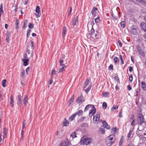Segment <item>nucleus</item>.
Instances as JSON below:
<instances>
[{"label":"nucleus","instance_id":"393cba45","mask_svg":"<svg viewBox=\"0 0 146 146\" xmlns=\"http://www.w3.org/2000/svg\"><path fill=\"white\" fill-rule=\"evenodd\" d=\"M74 99V97L73 96L70 98L69 100V101H68V103L69 104V106H70L71 104L73 102Z\"/></svg>","mask_w":146,"mask_h":146},{"label":"nucleus","instance_id":"f03ea898","mask_svg":"<svg viewBox=\"0 0 146 146\" xmlns=\"http://www.w3.org/2000/svg\"><path fill=\"white\" fill-rule=\"evenodd\" d=\"M92 139L91 138H86L83 137L81 138L80 142V144L81 145H89L92 142Z\"/></svg>","mask_w":146,"mask_h":146},{"label":"nucleus","instance_id":"f3484780","mask_svg":"<svg viewBox=\"0 0 146 146\" xmlns=\"http://www.w3.org/2000/svg\"><path fill=\"white\" fill-rule=\"evenodd\" d=\"M66 28L65 27H64L63 29L62 34V36L63 37H64L66 35Z\"/></svg>","mask_w":146,"mask_h":146},{"label":"nucleus","instance_id":"0eeeda50","mask_svg":"<svg viewBox=\"0 0 146 146\" xmlns=\"http://www.w3.org/2000/svg\"><path fill=\"white\" fill-rule=\"evenodd\" d=\"M96 111V109L95 108L94 106L92 107V109H91L89 113V115L90 116H91L95 113Z\"/></svg>","mask_w":146,"mask_h":146},{"label":"nucleus","instance_id":"1a4fd4ad","mask_svg":"<svg viewBox=\"0 0 146 146\" xmlns=\"http://www.w3.org/2000/svg\"><path fill=\"white\" fill-rule=\"evenodd\" d=\"M140 25L141 29L145 31H146V23H142L140 24Z\"/></svg>","mask_w":146,"mask_h":146},{"label":"nucleus","instance_id":"0e129e2a","mask_svg":"<svg viewBox=\"0 0 146 146\" xmlns=\"http://www.w3.org/2000/svg\"><path fill=\"white\" fill-rule=\"evenodd\" d=\"M116 128H113L112 129V131H113V133H115L116 132Z\"/></svg>","mask_w":146,"mask_h":146},{"label":"nucleus","instance_id":"423d86ee","mask_svg":"<svg viewBox=\"0 0 146 146\" xmlns=\"http://www.w3.org/2000/svg\"><path fill=\"white\" fill-rule=\"evenodd\" d=\"M40 8L39 6L36 7L35 10V12L36 13H35V14L37 18L40 17Z\"/></svg>","mask_w":146,"mask_h":146},{"label":"nucleus","instance_id":"9b49d317","mask_svg":"<svg viewBox=\"0 0 146 146\" xmlns=\"http://www.w3.org/2000/svg\"><path fill=\"white\" fill-rule=\"evenodd\" d=\"M98 132L100 134H104L105 133L104 129V128L100 127L98 130Z\"/></svg>","mask_w":146,"mask_h":146},{"label":"nucleus","instance_id":"6e6d98bb","mask_svg":"<svg viewBox=\"0 0 146 146\" xmlns=\"http://www.w3.org/2000/svg\"><path fill=\"white\" fill-rule=\"evenodd\" d=\"M72 10V8L71 7H70L69 8V11L68 13V15H69L71 13Z\"/></svg>","mask_w":146,"mask_h":146},{"label":"nucleus","instance_id":"680f3d73","mask_svg":"<svg viewBox=\"0 0 146 146\" xmlns=\"http://www.w3.org/2000/svg\"><path fill=\"white\" fill-rule=\"evenodd\" d=\"M11 33L9 32H7V36H9L10 37V36Z\"/></svg>","mask_w":146,"mask_h":146},{"label":"nucleus","instance_id":"58836bf2","mask_svg":"<svg viewBox=\"0 0 146 146\" xmlns=\"http://www.w3.org/2000/svg\"><path fill=\"white\" fill-rule=\"evenodd\" d=\"M138 52L141 54L142 56H145V54L144 53V52L143 51L141 50H138Z\"/></svg>","mask_w":146,"mask_h":146},{"label":"nucleus","instance_id":"603ef678","mask_svg":"<svg viewBox=\"0 0 146 146\" xmlns=\"http://www.w3.org/2000/svg\"><path fill=\"white\" fill-rule=\"evenodd\" d=\"M31 31V30H28L27 31V36L28 37L30 35V32Z\"/></svg>","mask_w":146,"mask_h":146},{"label":"nucleus","instance_id":"2eb2a0df","mask_svg":"<svg viewBox=\"0 0 146 146\" xmlns=\"http://www.w3.org/2000/svg\"><path fill=\"white\" fill-rule=\"evenodd\" d=\"M141 87L144 90H146V85L145 82H141Z\"/></svg>","mask_w":146,"mask_h":146},{"label":"nucleus","instance_id":"c756f323","mask_svg":"<svg viewBox=\"0 0 146 146\" xmlns=\"http://www.w3.org/2000/svg\"><path fill=\"white\" fill-rule=\"evenodd\" d=\"M93 105H88L84 109V111H86V110H88L89 109V108H91Z\"/></svg>","mask_w":146,"mask_h":146},{"label":"nucleus","instance_id":"09e8293b","mask_svg":"<svg viewBox=\"0 0 146 146\" xmlns=\"http://www.w3.org/2000/svg\"><path fill=\"white\" fill-rule=\"evenodd\" d=\"M119 57H120V60L121 61V63L122 64H123L124 63L123 60L122 58V57L121 55H119Z\"/></svg>","mask_w":146,"mask_h":146},{"label":"nucleus","instance_id":"69168bd1","mask_svg":"<svg viewBox=\"0 0 146 146\" xmlns=\"http://www.w3.org/2000/svg\"><path fill=\"white\" fill-rule=\"evenodd\" d=\"M135 119H134L132 121L131 123V125H132L133 126L134 125L135 123Z\"/></svg>","mask_w":146,"mask_h":146},{"label":"nucleus","instance_id":"9d476101","mask_svg":"<svg viewBox=\"0 0 146 146\" xmlns=\"http://www.w3.org/2000/svg\"><path fill=\"white\" fill-rule=\"evenodd\" d=\"M22 97L20 95H18L17 97V99H18V100H17V103L18 104H19L20 106L21 105V104L22 103Z\"/></svg>","mask_w":146,"mask_h":146},{"label":"nucleus","instance_id":"c03bdc74","mask_svg":"<svg viewBox=\"0 0 146 146\" xmlns=\"http://www.w3.org/2000/svg\"><path fill=\"white\" fill-rule=\"evenodd\" d=\"M34 26V24H32L31 23H29L28 25L29 27L31 29H32Z\"/></svg>","mask_w":146,"mask_h":146},{"label":"nucleus","instance_id":"6ab92c4d","mask_svg":"<svg viewBox=\"0 0 146 146\" xmlns=\"http://www.w3.org/2000/svg\"><path fill=\"white\" fill-rule=\"evenodd\" d=\"M83 111L82 110H79L77 112L74 113L76 114V115H78V116H80L82 115Z\"/></svg>","mask_w":146,"mask_h":146},{"label":"nucleus","instance_id":"473e14b6","mask_svg":"<svg viewBox=\"0 0 146 146\" xmlns=\"http://www.w3.org/2000/svg\"><path fill=\"white\" fill-rule=\"evenodd\" d=\"M78 23V20L77 19H76L73 21L72 25L74 26L75 25H76Z\"/></svg>","mask_w":146,"mask_h":146},{"label":"nucleus","instance_id":"a878e982","mask_svg":"<svg viewBox=\"0 0 146 146\" xmlns=\"http://www.w3.org/2000/svg\"><path fill=\"white\" fill-rule=\"evenodd\" d=\"M19 23V21L18 20H16L15 21V29L16 31H18L19 29L18 24Z\"/></svg>","mask_w":146,"mask_h":146},{"label":"nucleus","instance_id":"37998d69","mask_svg":"<svg viewBox=\"0 0 146 146\" xmlns=\"http://www.w3.org/2000/svg\"><path fill=\"white\" fill-rule=\"evenodd\" d=\"M26 125V123L25 121V119L23 120V127H22V129L23 130L25 128V126Z\"/></svg>","mask_w":146,"mask_h":146},{"label":"nucleus","instance_id":"bb28decb","mask_svg":"<svg viewBox=\"0 0 146 146\" xmlns=\"http://www.w3.org/2000/svg\"><path fill=\"white\" fill-rule=\"evenodd\" d=\"M131 32L133 35H136L137 33L136 29L134 28H132Z\"/></svg>","mask_w":146,"mask_h":146},{"label":"nucleus","instance_id":"39448f33","mask_svg":"<svg viewBox=\"0 0 146 146\" xmlns=\"http://www.w3.org/2000/svg\"><path fill=\"white\" fill-rule=\"evenodd\" d=\"M100 114L99 113H97L96 115L93 117V121L95 123H98L99 121Z\"/></svg>","mask_w":146,"mask_h":146},{"label":"nucleus","instance_id":"e2e57ef3","mask_svg":"<svg viewBox=\"0 0 146 146\" xmlns=\"http://www.w3.org/2000/svg\"><path fill=\"white\" fill-rule=\"evenodd\" d=\"M31 45L32 49H33L34 48L33 47V41H31Z\"/></svg>","mask_w":146,"mask_h":146},{"label":"nucleus","instance_id":"412c9836","mask_svg":"<svg viewBox=\"0 0 146 146\" xmlns=\"http://www.w3.org/2000/svg\"><path fill=\"white\" fill-rule=\"evenodd\" d=\"M92 86V83L91 82L90 84V85L87 88V89L84 90L85 91V92L86 93H87L90 90L91 87Z\"/></svg>","mask_w":146,"mask_h":146},{"label":"nucleus","instance_id":"864d4df0","mask_svg":"<svg viewBox=\"0 0 146 146\" xmlns=\"http://www.w3.org/2000/svg\"><path fill=\"white\" fill-rule=\"evenodd\" d=\"M27 26V23L26 22H25V21L24 23V25L23 27V28L25 29L26 27Z\"/></svg>","mask_w":146,"mask_h":146},{"label":"nucleus","instance_id":"c85d7f7f","mask_svg":"<svg viewBox=\"0 0 146 146\" xmlns=\"http://www.w3.org/2000/svg\"><path fill=\"white\" fill-rule=\"evenodd\" d=\"M97 10H98V9L97 8L94 7L91 12L92 15H94L95 14L96 11Z\"/></svg>","mask_w":146,"mask_h":146},{"label":"nucleus","instance_id":"20e7f679","mask_svg":"<svg viewBox=\"0 0 146 146\" xmlns=\"http://www.w3.org/2000/svg\"><path fill=\"white\" fill-rule=\"evenodd\" d=\"M87 37L92 41H94L95 39H98L99 38V35L98 34H96L93 36L90 34H88L87 35Z\"/></svg>","mask_w":146,"mask_h":146},{"label":"nucleus","instance_id":"a19ab883","mask_svg":"<svg viewBox=\"0 0 146 146\" xmlns=\"http://www.w3.org/2000/svg\"><path fill=\"white\" fill-rule=\"evenodd\" d=\"M139 2L141 4L146 6V2L144 0H141Z\"/></svg>","mask_w":146,"mask_h":146},{"label":"nucleus","instance_id":"a211bd4d","mask_svg":"<svg viewBox=\"0 0 146 146\" xmlns=\"http://www.w3.org/2000/svg\"><path fill=\"white\" fill-rule=\"evenodd\" d=\"M59 146H69V144L67 142L63 141L60 143Z\"/></svg>","mask_w":146,"mask_h":146},{"label":"nucleus","instance_id":"7ed1b4c3","mask_svg":"<svg viewBox=\"0 0 146 146\" xmlns=\"http://www.w3.org/2000/svg\"><path fill=\"white\" fill-rule=\"evenodd\" d=\"M137 122L138 125H141L143 123H145L144 117L142 114L141 113L138 114Z\"/></svg>","mask_w":146,"mask_h":146},{"label":"nucleus","instance_id":"4c0bfd02","mask_svg":"<svg viewBox=\"0 0 146 146\" xmlns=\"http://www.w3.org/2000/svg\"><path fill=\"white\" fill-rule=\"evenodd\" d=\"M6 82V80H3L2 82V86L3 87H5L6 86V85H5V83Z\"/></svg>","mask_w":146,"mask_h":146},{"label":"nucleus","instance_id":"ea45409f","mask_svg":"<svg viewBox=\"0 0 146 146\" xmlns=\"http://www.w3.org/2000/svg\"><path fill=\"white\" fill-rule=\"evenodd\" d=\"M118 106H113L111 108V111H113L117 109L118 108Z\"/></svg>","mask_w":146,"mask_h":146},{"label":"nucleus","instance_id":"5701e85b","mask_svg":"<svg viewBox=\"0 0 146 146\" xmlns=\"http://www.w3.org/2000/svg\"><path fill=\"white\" fill-rule=\"evenodd\" d=\"M13 98L12 96H11L10 97V99L11 100L10 102V104L12 107H13L14 106V100H13Z\"/></svg>","mask_w":146,"mask_h":146},{"label":"nucleus","instance_id":"4d7b16f0","mask_svg":"<svg viewBox=\"0 0 146 146\" xmlns=\"http://www.w3.org/2000/svg\"><path fill=\"white\" fill-rule=\"evenodd\" d=\"M81 99L78 98L76 100V102L78 103H80Z\"/></svg>","mask_w":146,"mask_h":146},{"label":"nucleus","instance_id":"ddd939ff","mask_svg":"<svg viewBox=\"0 0 146 146\" xmlns=\"http://www.w3.org/2000/svg\"><path fill=\"white\" fill-rule=\"evenodd\" d=\"M23 101L24 105L26 106L28 102V98L27 95L25 96Z\"/></svg>","mask_w":146,"mask_h":146},{"label":"nucleus","instance_id":"79ce46f5","mask_svg":"<svg viewBox=\"0 0 146 146\" xmlns=\"http://www.w3.org/2000/svg\"><path fill=\"white\" fill-rule=\"evenodd\" d=\"M102 107L104 109H106V108L107 107V105L106 103L104 102L103 103Z\"/></svg>","mask_w":146,"mask_h":146},{"label":"nucleus","instance_id":"cd10ccee","mask_svg":"<svg viewBox=\"0 0 146 146\" xmlns=\"http://www.w3.org/2000/svg\"><path fill=\"white\" fill-rule=\"evenodd\" d=\"M70 136L72 137V139L76 137V132H74L70 134Z\"/></svg>","mask_w":146,"mask_h":146},{"label":"nucleus","instance_id":"774afa93","mask_svg":"<svg viewBox=\"0 0 146 146\" xmlns=\"http://www.w3.org/2000/svg\"><path fill=\"white\" fill-rule=\"evenodd\" d=\"M53 82V81L52 79H51L49 81V84L50 85Z\"/></svg>","mask_w":146,"mask_h":146},{"label":"nucleus","instance_id":"f8f14e48","mask_svg":"<svg viewBox=\"0 0 146 146\" xmlns=\"http://www.w3.org/2000/svg\"><path fill=\"white\" fill-rule=\"evenodd\" d=\"M102 124L104 127L107 129H109L110 128V126L108 125L107 123L105 121H103L102 122Z\"/></svg>","mask_w":146,"mask_h":146},{"label":"nucleus","instance_id":"338daca9","mask_svg":"<svg viewBox=\"0 0 146 146\" xmlns=\"http://www.w3.org/2000/svg\"><path fill=\"white\" fill-rule=\"evenodd\" d=\"M127 89L129 90H130L131 89V87L130 85H128L127 86Z\"/></svg>","mask_w":146,"mask_h":146},{"label":"nucleus","instance_id":"a18cd8bd","mask_svg":"<svg viewBox=\"0 0 146 146\" xmlns=\"http://www.w3.org/2000/svg\"><path fill=\"white\" fill-rule=\"evenodd\" d=\"M121 27L123 28H124L125 27V22L124 21H122L121 23Z\"/></svg>","mask_w":146,"mask_h":146},{"label":"nucleus","instance_id":"aec40b11","mask_svg":"<svg viewBox=\"0 0 146 146\" xmlns=\"http://www.w3.org/2000/svg\"><path fill=\"white\" fill-rule=\"evenodd\" d=\"M76 117V114L74 113L69 118V120L70 121H72L75 118V117Z\"/></svg>","mask_w":146,"mask_h":146},{"label":"nucleus","instance_id":"f704fd0d","mask_svg":"<svg viewBox=\"0 0 146 146\" xmlns=\"http://www.w3.org/2000/svg\"><path fill=\"white\" fill-rule=\"evenodd\" d=\"M109 94V93L106 92L105 93L102 94V96L104 97H108Z\"/></svg>","mask_w":146,"mask_h":146},{"label":"nucleus","instance_id":"3c124183","mask_svg":"<svg viewBox=\"0 0 146 146\" xmlns=\"http://www.w3.org/2000/svg\"><path fill=\"white\" fill-rule=\"evenodd\" d=\"M129 80L130 82H132L133 81V76L132 75H131L129 77Z\"/></svg>","mask_w":146,"mask_h":146},{"label":"nucleus","instance_id":"2f4dec72","mask_svg":"<svg viewBox=\"0 0 146 146\" xmlns=\"http://www.w3.org/2000/svg\"><path fill=\"white\" fill-rule=\"evenodd\" d=\"M133 131L132 130H130L128 134L127 138L129 139L131 137V135H132Z\"/></svg>","mask_w":146,"mask_h":146},{"label":"nucleus","instance_id":"dca6fc26","mask_svg":"<svg viewBox=\"0 0 146 146\" xmlns=\"http://www.w3.org/2000/svg\"><path fill=\"white\" fill-rule=\"evenodd\" d=\"M22 60L23 62V65L24 66H26L27 65L29 60L28 59H22Z\"/></svg>","mask_w":146,"mask_h":146},{"label":"nucleus","instance_id":"f257e3e1","mask_svg":"<svg viewBox=\"0 0 146 146\" xmlns=\"http://www.w3.org/2000/svg\"><path fill=\"white\" fill-rule=\"evenodd\" d=\"M115 141V137L113 135H110L107 137L106 142L107 145L111 146Z\"/></svg>","mask_w":146,"mask_h":146},{"label":"nucleus","instance_id":"de8ad7c7","mask_svg":"<svg viewBox=\"0 0 146 146\" xmlns=\"http://www.w3.org/2000/svg\"><path fill=\"white\" fill-rule=\"evenodd\" d=\"M100 19L99 18L97 17L95 19V22L96 23H98L100 22Z\"/></svg>","mask_w":146,"mask_h":146},{"label":"nucleus","instance_id":"4468645a","mask_svg":"<svg viewBox=\"0 0 146 146\" xmlns=\"http://www.w3.org/2000/svg\"><path fill=\"white\" fill-rule=\"evenodd\" d=\"M63 123L64 126H67L69 124V122L65 118L63 120Z\"/></svg>","mask_w":146,"mask_h":146},{"label":"nucleus","instance_id":"72a5a7b5","mask_svg":"<svg viewBox=\"0 0 146 146\" xmlns=\"http://www.w3.org/2000/svg\"><path fill=\"white\" fill-rule=\"evenodd\" d=\"M66 67V66H62V67L60 68L58 72H62V71L64 70V68Z\"/></svg>","mask_w":146,"mask_h":146},{"label":"nucleus","instance_id":"8fccbe9b","mask_svg":"<svg viewBox=\"0 0 146 146\" xmlns=\"http://www.w3.org/2000/svg\"><path fill=\"white\" fill-rule=\"evenodd\" d=\"M56 71L54 70H52L51 73V75H54L56 74Z\"/></svg>","mask_w":146,"mask_h":146},{"label":"nucleus","instance_id":"49530a36","mask_svg":"<svg viewBox=\"0 0 146 146\" xmlns=\"http://www.w3.org/2000/svg\"><path fill=\"white\" fill-rule=\"evenodd\" d=\"M3 13V5L2 4H1V5L0 7V13Z\"/></svg>","mask_w":146,"mask_h":146},{"label":"nucleus","instance_id":"c9c22d12","mask_svg":"<svg viewBox=\"0 0 146 146\" xmlns=\"http://www.w3.org/2000/svg\"><path fill=\"white\" fill-rule=\"evenodd\" d=\"M25 74V72L24 70H23L22 71L21 74H20V76L22 78H24V75Z\"/></svg>","mask_w":146,"mask_h":146},{"label":"nucleus","instance_id":"7c9ffc66","mask_svg":"<svg viewBox=\"0 0 146 146\" xmlns=\"http://www.w3.org/2000/svg\"><path fill=\"white\" fill-rule=\"evenodd\" d=\"M89 34H91L93 36H94V29L93 28V27L92 26V29L91 30V31L90 32V33H89Z\"/></svg>","mask_w":146,"mask_h":146},{"label":"nucleus","instance_id":"13d9d810","mask_svg":"<svg viewBox=\"0 0 146 146\" xmlns=\"http://www.w3.org/2000/svg\"><path fill=\"white\" fill-rule=\"evenodd\" d=\"M9 38L10 37L9 36H7L6 38V42H9L10 40L9 39Z\"/></svg>","mask_w":146,"mask_h":146},{"label":"nucleus","instance_id":"4be33fe9","mask_svg":"<svg viewBox=\"0 0 146 146\" xmlns=\"http://www.w3.org/2000/svg\"><path fill=\"white\" fill-rule=\"evenodd\" d=\"M113 60L115 64L117 65L118 64L119 60L117 57L115 56L114 57Z\"/></svg>","mask_w":146,"mask_h":146},{"label":"nucleus","instance_id":"bf43d9fd","mask_svg":"<svg viewBox=\"0 0 146 146\" xmlns=\"http://www.w3.org/2000/svg\"><path fill=\"white\" fill-rule=\"evenodd\" d=\"M29 68L28 67L26 69V72L27 75H28V72L30 71Z\"/></svg>","mask_w":146,"mask_h":146},{"label":"nucleus","instance_id":"6e6552de","mask_svg":"<svg viewBox=\"0 0 146 146\" xmlns=\"http://www.w3.org/2000/svg\"><path fill=\"white\" fill-rule=\"evenodd\" d=\"M91 79L90 78H88L84 82L83 85V89L84 90V88H86V87L88 86V85L90 82Z\"/></svg>","mask_w":146,"mask_h":146},{"label":"nucleus","instance_id":"052dcab7","mask_svg":"<svg viewBox=\"0 0 146 146\" xmlns=\"http://www.w3.org/2000/svg\"><path fill=\"white\" fill-rule=\"evenodd\" d=\"M113 68V65H110L109 67V70H111V69H112Z\"/></svg>","mask_w":146,"mask_h":146},{"label":"nucleus","instance_id":"e433bc0d","mask_svg":"<svg viewBox=\"0 0 146 146\" xmlns=\"http://www.w3.org/2000/svg\"><path fill=\"white\" fill-rule=\"evenodd\" d=\"M60 65L62 66H66V65L63 64L64 61L62 60H59Z\"/></svg>","mask_w":146,"mask_h":146},{"label":"nucleus","instance_id":"5fc2aeb1","mask_svg":"<svg viewBox=\"0 0 146 146\" xmlns=\"http://www.w3.org/2000/svg\"><path fill=\"white\" fill-rule=\"evenodd\" d=\"M118 42L119 44V46L121 47H122V44L121 42L119 40H118Z\"/></svg>","mask_w":146,"mask_h":146},{"label":"nucleus","instance_id":"b1692460","mask_svg":"<svg viewBox=\"0 0 146 146\" xmlns=\"http://www.w3.org/2000/svg\"><path fill=\"white\" fill-rule=\"evenodd\" d=\"M7 133V131L6 130L5 128H3V139L5 138L6 137V134Z\"/></svg>","mask_w":146,"mask_h":146}]
</instances>
